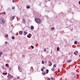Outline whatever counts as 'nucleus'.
<instances>
[{
    "mask_svg": "<svg viewBox=\"0 0 80 80\" xmlns=\"http://www.w3.org/2000/svg\"><path fill=\"white\" fill-rule=\"evenodd\" d=\"M31 69H33V67H31Z\"/></svg>",
    "mask_w": 80,
    "mask_h": 80,
    "instance_id": "nucleus-34",
    "label": "nucleus"
},
{
    "mask_svg": "<svg viewBox=\"0 0 80 80\" xmlns=\"http://www.w3.org/2000/svg\"><path fill=\"white\" fill-rule=\"evenodd\" d=\"M35 21H36V22L38 23H40L41 22V21L40 20V19L38 18H37L35 19Z\"/></svg>",
    "mask_w": 80,
    "mask_h": 80,
    "instance_id": "nucleus-1",
    "label": "nucleus"
},
{
    "mask_svg": "<svg viewBox=\"0 0 80 80\" xmlns=\"http://www.w3.org/2000/svg\"><path fill=\"white\" fill-rule=\"evenodd\" d=\"M22 57H23V55H22Z\"/></svg>",
    "mask_w": 80,
    "mask_h": 80,
    "instance_id": "nucleus-51",
    "label": "nucleus"
},
{
    "mask_svg": "<svg viewBox=\"0 0 80 80\" xmlns=\"http://www.w3.org/2000/svg\"><path fill=\"white\" fill-rule=\"evenodd\" d=\"M12 2H13V3H15V1L13 0V1H12Z\"/></svg>",
    "mask_w": 80,
    "mask_h": 80,
    "instance_id": "nucleus-36",
    "label": "nucleus"
},
{
    "mask_svg": "<svg viewBox=\"0 0 80 80\" xmlns=\"http://www.w3.org/2000/svg\"><path fill=\"white\" fill-rule=\"evenodd\" d=\"M31 30H33V29H34V27L33 26H32L31 27Z\"/></svg>",
    "mask_w": 80,
    "mask_h": 80,
    "instance_id": "nucleus-9",
    "label": "nucleus"
},
{
    "mask_svg": "<svg viewBox=\"0 0 80 80\" xmlns=\"http://www.w3.org/2000/svg\"><path fill=\"white\" fill-rule=\"evenodd\" d=\"M8 35H6V36H5V37H6L7 38H8Z\"/></svg>",
    "mask_w": 80,
    "mask_h": 80,
    "instance_id": "nucleus-26",
    "label": "nucleus"
},
{
    "mask_svg": "<svg viewBox=\"0 0 80 80\" xmlns=\"http://www.w3.org/2000/svg\"><path fill=\"white\" fill-rule=\"evenodd\" d=\"M8 74V77L10 78V79H12V78H13V76H12V75H10V74Z\"/></svg>",
    "mask_w": 80,
    "mask_h": 80,
    "instance_id": "nucleus-3",
    "label": "nucleus"
},
{
    "mask_svg": "<svg viewBox=\"0 0 80 80\" xmlns=\"http://www.w3.org/2000/svg\"><path fill=\"white\" fill-rule=\"evenodd\" d=\"M52 65V63H51L49 65V67H51Z\"/></svg>",
    "mask_w": 80,
    "mask_h": 80,
    "instance_id": "nucleus-23",
    "label": "nucleus"
},
{
    "mask_svg": "<svg viewBox=\"0 0 80 80\" xmlns=\"http://www.w3.org/2000/svg\"><path fill=\"white\" fill-rule=\"evenodd\" d=\"M43 68H45V67H43V68H42V69H43Z\"/></svg>",
    "mask_w": 80,
    "mask_h": 80,
    "instance_id": "nucleus-50",
    "label": "nucleus"
},
{
    "mask_svg": "<svg viewBox=\"0 0 80 80\" xmlns=\"http://www.w3.org/2000/svg\"><path fill=\"white\" fill-rule=\"evenodd\" d=\"M79 5H80V1L79 2Z\"/></svg>",
    "mask_w": 80,
    "mask_h": 80,
    "instance_id": "nucleus-44",
    "label": "nucleus"
},
{
    "mask_svg": "<svg viewBox=\"0 0 80 80\" xmlns=\"http://www.w3.org/2000/svg\"><path fill=\"white\" fill-rule=\"evenodd\" d=\"M3 14H5V12H4L3 13Z\"/></svg>",
    "mask_w": 80,
    "mask_h": 80,
    "instance_id": "nucleus-49",
    "label": "nucleus"
},
{
    "mask_svg": "<svg viewBox=\"0 0 80 80\" xmlns=\"http://www.w3.org/2000/svg\"><path fill=\"white\" fill-rule=\"evenodd\" d=\"M76 53H78V51H76Z\"/></svg>",
    "mask_w": 80,
    "mask_h": 80,
    "instance_id": "nucleus-37",
    "label": "nucleus"
},
{
    "mask_svg": "<svg viewBox=\"0 0 80 80\" xmlns=\"http://www.w3.org/2000/svg\"><path fill=\"white\" fill-rule=\"evenodd\" d=\"M14 18H15V16H13L12 17V20H13V19H14Z\"/></svg>",
    "mask_w": 80,
    "mask_h": 80,
    "instance_id": "nucleus-18",
    "label": "nucleus"
},
{
    "mask_svg": "<svg viewBox=\"0 0 80 80\" xmlns=\"http://www.w3.org/2000/svg\"><path fill=\"white\" fill-rule=\"evenodd\" d=\"M53 67H55V68H56L57 67V66H56V64H54V65H53Z\"/></svg>",
    "mask_w": 80,
    "mask_h": 80,
    "instance_id": "nucleus-14",
    "label": "nucleus"
},
{
    "mask_svg": "<svg viewBox=\"0 0 80 80\" xmlns=\"http://www.w3.org/2000/svg\"><path fill=\"white\" fill-rule=\"evenodd\" d=\"M46 71H47L46 73V74H47L48 73V72H49V70H48V69H46Z\"/></svg>",
    "mask_w": 80,
    "mask_h": 80,
    "instance_id": "nucleus-10",
    "label": "nucleus"
},
{
    "mask_svg": "<svg viewBox=\"0 0 80 80\" xmlns=\"http://www.w3.org/2000/svg\"><path fill=\"white\" fill-rule=\"evenodd\" d=\"M31 47L32 49H33L34 48V47L33 46H31Z\"/></svg>",
    "mask_w": 80,
    "mask_h": 80,
    "instance_id": "nucleus-19",
    "label": "nucleus"
},
{
    "mask_svg": "<svg viewBox=\"0 0 80 80\" xmlns=\"http://www.w3.org/2000/svg\"><path fill=\"white\" fill-rule=\"evenodd\" d=\"M9 70H11L12 69L11 68L9 69Z\"/></svg>",
    "mask_w": 80,
    "mask_h": 80,
    "instance_id": "nucleus-42",
    "label": "nucleus"
},
{
    "mask_svg": "<svg viewBox=\"0 0 80 80\" xmlns=\"http://www.w3.org/2000/svg\"><path fill=\"white\" fill-rule=\"evenodd\" d=\"M31 35V34L30 33L29 34V35Z\"/></svg>",
    "mask_w": 80,
    "mask_h": 80,
    "instance_id": "nucleus-47",
    "label": "nucleus"
},
{
    "mask_svg": "<svg viewBox=\"0 0 80 80\" xmlns=\"http://www.w3.org/2000/svg\"><path fill=\"white\" fill-rule=\"evenodd\" d=\"M71 74H72V75H73V74H75V73H74L72 72Z\"/></svg>",
    "mask_w": 80,
    "mask_h": 80,
    "instance_id": "nucleus-31",
    "label": "nucleus"
},
{
    "mask_svg": "<svg viewBox=\"0 0 80 80\" xmlns=\"http://www.w3.org/2000/svg\"><path fill=\"white\" fill-rule=\"evenodd\" d=\"M74 54L75 55H77V54L75 52H74Z\"/></svg>",
    "mask_w": 80,
    "mask_h": 80,
    "instance_id": "nucleus-25",
    "label": "nucleus"
},
{
    "mask_svg": "<svg viewBox=\"0 0 80 80\" xmlns=\"http://www.w3.org/2000/svg\"><path fill=\"white\" fill-rule=\"evenodd\" d=\"M58 72L59 73H60V70H58Z\"/></svg>",
    "mask_w": 80,
    "mask_h": 80,
    "instance_id": "nucleus-38",
    "label": "nucleus"
},
{
    "mask_svg": "<svg viewBox=\"0 0 80 80\" xmlns=\"http://www.w3.org/2000/svg\"><path fill=\"white\" fill-rule=\"evenodd\" d=\"M48 80H51L50 78H48Z\"/></svg>",
    "mask_w": 80,
    "mask_h": 80,
    "instance_id": "nucleus-40",
    "label": "nucleus"
},
{
    "mask_svg": "<svg viewBox=\"0 0 80 80\" xmlns=\"http://www.w3.org/2000/svg\"><path fill=\"white\" fill-rule=\"evenodd\" d=\"M57 51H59L60 50V49L59 48V47H58L57 48Z\"/></svg>",
    "mask_w": 80,
    "mask_h": 80,
    "instance_id": "nucleus-12",
    "label": "nucleus"
},
{
    "mask_svg": "<svg viewBox=\"0 0 80 80\" xmlns=\"http://www.w3.org/2000/svg\"><path fill=\"white\" fill-rule=\"evenodd\" d=\"M8 80H10V78H9L8 77Z\"/></svg>",
    "mask_w": 80,
    "mask_h": 80,
    "instance_id": "nucleus-43",
    "label": "nucleus"
},
{
    "mask_svg": "<svg viewBox=\"0 0 80 80\" xmlns=\"http://www.w3.org/2000/svg\"><path fill=\"white\" fill-rule=\"evenodd\" d=\"M30 8V6H28L27 7V9H28V8Z\"/></svg>",
    "mask_w": 80,
    "mask_h": 80,
    "instance_id": "nucleus-11",
    "label": "nucleus"
},
{
    "mask_svg": "<svg viewBox=\"0 0 80 80\" xmlns=\"http://www.w3.org/2000/svg\"><path fill=\"white\" fill-rule=\"evenodd\" d=\"M3 54V53L2 52H0V57H1V55Z\"/></svg>",
    "mask_w": 80,
    "mask_h": 80,
    "instance_id": "nucleus-13",
    "label": "nucleus"
},
{
    "mask_svg": "<svg viewBox=\"0 0 80 80\" xmlns=\"http://www.w3.org/2000/svg\"><path fill=\"white\" fill-rule=\"evenodd\" d=\"M23 33V31H20L19 32V35H22V34Z\"/></svg>",
    "mask_w": 80,
    "mask_h": 80,
    "instance_id": "nucleus-6",
    "label": "nucleus"
},
{
    "mask_svg": "<svg viewBox=\"0 0 80 80\" xmlns=\"http://www.w3.org/2000/svg\"><path fill=\"white\" fill-rule=\"evenodd\" d=\"M5 66L6 67H8V64H6V65H5Z\"/></svg>",
    "mask_w": 80,
    "mask_h": 80,
    "instance_id": "nucleus-24",
    "label": "nucleus"
},
{
    "mask_svg": "<svg viewBox=\"0 0 80 80\" xmlns=\"http://www.w3.org/2000/svg\"><path fill=\"white\" fill-rule=\"evenodd\" d=\"M12 38L13 40H14V39H15V37H14V36H12Z\"/></svg>",
    "mask_w": 80,
    "mask_h": 80,
    "instance_id": "nucleus-17",
    "label": "nucleus"
},
{
    "mask_svg": "<svg viewBox=\"0 0 80 80\" xmlns=\"http://www.w3.org/2000/svg\"><path fill=\"white\" fill-rule=\"evenodd\" d=\"M18 69L19 71L20 72H22V69H20V66H18Z\"/></svg>",
    "mask_w": 80,
    "mask_h": 80,
    "instance_id": "nucleus-5",
    "label": "nucleus"
},
{
    "mask_svg": "<svg viewBox=\"0 0 80 80\" xmlns=\"http://www.w3.org/2000/svg\"><path fill=\"white\" fill-rule=\"evenodd\" d=\"M12 9H15V7H12Z\"/></svg>",
    "mask_w": 80,
    "mask_h": 80,
    "instance_id": "nucleus-33",
    "label": "nucleus"
},
{
    "mask_svg": "<svg viewBox=\"0 0 80 80\" xmlns=\"http://www.w3.org/2000/svg\"><path fill=\"white\" fill-rule=\"evenodd\" d=\"M51 29H52V30H54V27H52V28H51Z\"/></svg>",
    "mask_w": 80,
    "mask_h": 80,
    "instance_id": "nucleus-22",
    "label": "nucleus"
},
{
    "mask_svg": "<svg viewBox=\"0 0 80 80\" xmlns=\"http://www.w3.org/2000/svg\"><path fill=\"white\" fill-rule=\"evenodd\" d=\"M51 54H52V51H51Z\"/></svg>",
    "mask_w": 80,
    "mask_h": 80,
    "instance_id": "nucleus-39",
    "label": "nucleus"
},
{
    "mask_svg": "<svg viewBox=\"0 0 80 80\" xmlns=\"http://www.w3.org/2000/svg\"><path fill=\"white\" fill-rule=\"evenodd\" d=\"M44 52H45V51H46V48L44 49Z\"/></svg>",
    "mask_w": 80,
    "mask_h": 80,
    "instance_id": "nucleus-35",
    "label": "nucleus"
},
{
    "mask_svg": "<svg viewBox=\"0 0 80 80\" xmlns=\"http://www.w3.org/2000/svg\"><path fill=\"white\" fill-rule=\"evenodd\" d=\"M5 22V20H4L3 19H1L0 20V23L1 24H4Z\"/></svg>",
    "mask_w": 80,
    "mask_h": 80,
    "instance_id": "nucleus-2",
    "label": "nucleus"
},
{
    "mask_svg": "<svg viewBox=\"0 0 80 80\" xmlns=\"http://www.w3.org/2000/svg\"><path fill=\"white\" fill-rule=\"evenodd\" d=\"M41 71H42V72H43V69L42 68L41 69Z\"/></svg>",
    "mask_w": 80,
    "mask_h": 80,
    "instance_id": "nucleus-29",
    "label": "nucleus"
},
{
    "mask_svg": "<svg viewBox=\"0 0 80 80\" xmlns=\"http://www.w3.org/2000/svg\"><path fill=\"white\" fill-rule=\"evenodd\" d=\"M46 74H45V73H44L43 72L42 73V75H45Z\"/></svg>",
    "mask_w": 80,
    "mask_h": 80,
    "instance_id": "nucleus-27",
    "label": "nucleus"
},
{
    "mask_svg": "<svg viewBox=\"0 0 80 80\" xmlns=\"http://www.w3.org/2000/svg\"><path fill=\"white\" fill-rule=\"evenodd\" d=\"M74 44H77V41H75L74 42Z\"/></svg>",
    "mask_w": 80,
    "mask_h": 80,
    "instance_id": "nucleus-21",
    "label": "nucleus"
},
{
    "mask_svg": "<svg viewBox=\"0 0 80 80\" xmlns=\"http://www.w3.org/2000/svg\"><path fill=\"white\" fill-rule=\"evenodd\" d=\"M22 23H26V21H25V18H23L22 19Z\"/></svg>",
    "mask_w": 80,
    "mask_h": 80,
    "instance_id": "nucleus-4",
    "label": "nucleus"
},
{
    "mask_svg": "<svg viewBox=\"0 0 80 80\" xmlns=\"http://www.w3.org/2000/svg\"><path fill=\"white\" fill-rule=\"evenodd\" d=\"M2 75H7V72L5 73L3 72H2Z\"/></svg>",
    "mask_w": 80,
    "mask_h": 80,
    "instance_id": "nucleus-7",
    "label": "nucleus"
},
{
    "mask_svg": "<svg viewBox=\"0 0 80 80\" xmlns=\"http://www.w3.org/2000/svg\"><path fill=\"white\" fill-rule=\"evenodd\" d=\"M51 70H52V71L53 72L54 71H55V69L52 68V69Z\"/></svg>",
    "mask_w": 80,
    "mask_h": 80,
    "instance_id": "nucleus-15",
    "label": "nucleus"
},
{
    "mask_svg": "<svg viewBox=\"0 0 80 80\" xmlns=\"http://www.w3.org/2000/svg\"><path fill=\"white\" fill-rule=\"evenodd\" d=\"M24 33L25 34H24V36H25V35H27V33H28L27 32H25V31H24Z\"/></svg>",
    "mask_w": 80,
    "mask_h": 80,
    "instance_id": "nucleus-8",
    "label": "nucleus"
},
{
    "mask_svg": "<svg viewBox=\"0 0 80 80\" xmlns=\"http://www.w3.org/2000/svg\"><path fill=\"white\" fill-rule=\"evenodd\" d=\"M42 64H44V62H43V61H42Z\"/></svg>",
    "mask_w": 80,
    "mask_h": 80,
    "instance_id": "nucleus-28",
    "label": "nucleus"
},
{
    "mask_svg": "<svg viewBox=\"0 0 80 80\" xmlns=\"http://www.w3.org/2000/svg\"><path fill=\"white\" fill-rule=\"evenodd\" d=\"M5 43H7V42H5Z\"/></svg>",
    "mask_w": 80,
    "mask_h": 80,
    "instance_id": "nucleus-46",
    "label": "nucleus"
},
{
    "mask_svg": "<svg viewBox=\"0 0 80 80\" xmlns=\"http://www.w3.org/2000/svg\"><path fill=\"white\" fill-rule=\"evenodd\" d=\"M72 62V60H69L68 61V63H70V62Z\"/></svg>",
    "mask_w": 80,
    "mask_h": 80,
    "instance_id": "nucleus-20",
    "label": "nucleus"
},
{
    "mask_svg": "<svg viewBox=\"0 0 80 80\" xmlns=\"http://www.w3.org/2000/svg\"><path fill=\"white\" fill-rule=\"evenodd\" d=\"M13 80H16V79H13Z\"/></svg>",
    "mask_w": 80,
    "mask_h": 80,
    "instance_id": "nucleus-48",
    "label": "nucleus"
},
{
    "mask_svg": "<svg viewBox=\"0 0 80 80\" xmlns=\"http://www.w3.org/2000/svg\"><path fill=\"white\" fill-rule=\"evenodd\" d=\"M17 79H19L20 78V77H17Z\"/></svg>",
    "mask_w": 80,
    "mask_h": 80,
    "instance_id": "nucleus-30",
    "label": "nucleus"
},
{
    "mask_svg": "<svg viewBox=\"0 0 80 80\" xmlns=\"http://www.w3.org/2000/svg\"><path fill=\"white\" fill-rule=\"evenodd\" d=\"M28 38H31V36H29V35L27 36Z\"/></svg>",
    "mask_w": 80,
    "mask_h": 80,
    "instance_id": "nucleus-16",
    "label": "nucleus"
},
{
    "mask_svg": "<svg viewBox=\"0 0 80 80\" xmlns=\"http://www.w3.org/2000/svg\"><path fill=\"white\" fill-rule=\"evenodd\" d=\"M78 64L79 65H80V63L79 62H78Z\"/></svg>",
    "mask_w": 80,
    "mask_h": 80,
    "instance_id": "nucleus-45",
    "label": "nucleus"
},
{
    "mask_svg": "<svg viewBox=\"0 0 80 80\" xmlns=\"http://www.w3.org/2000/svg\"><path fill=\"white\" fill-rule=\"evenodd\" d=\"M48 62L49 63H52L51 62H50V61H49Z\"/></svg>",
    "mask_w": 80,
    "mask_h": 80,
    "instance_id": "nucleus-41",
    "label": "nucleus"
},
{
    "mask_svg": "<svg viewBox=\"0 0 80 80\" xmlns=\"http://www.w3.org/2000/svg\"><path fill=\"white\" fill-rule=\"evenodd\" d=\"M51 80H53V78L52 77H51Z\"/></svg>",
    "mask_w": 80,
    "mask_h": 80,
    "instance_id": "nucleus-32",
    "label": "nucleus"
}]
</instances>
